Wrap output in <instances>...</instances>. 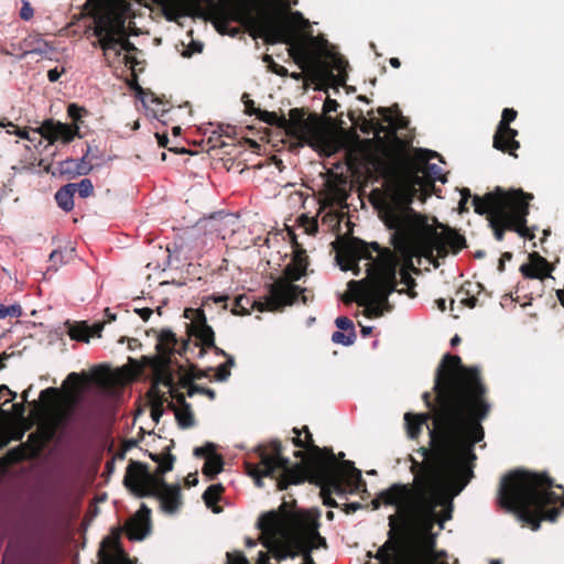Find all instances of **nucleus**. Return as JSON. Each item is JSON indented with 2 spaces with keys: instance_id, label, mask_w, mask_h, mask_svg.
<instances>
[{
  "instance_id": "obj_59",
  "label": "nucleus",
  "mask_w": 564,
  "mask_h": 564,
  "mask_svg": "<svg viewBox=\"0 0 564 564\" xmlns=\"http://www.w3.org/2000/svg\"><path fill=\"white\" fill-rule=\"evenodd\" d=\"M355 338H356L355 332L350 333L349 335H345L344 333L337 330V332H334L332 335V340L335 344H341L344 346L351 345L354 343Z\"/></svg>"
},
{
  "instance_id": "obj_30",
  "label": "nucleus",
  "mask_w": 564,
  "mask_h": 564,
  "mask_svg": "<svg viewBox=\"0 0 564 564\" xmlns=\"http://www.w3.org/2000/svg\"><path fill=\"white\" fill-rule=\"evenodd\" d=\"M430 417H431L430 413H421V414L405 413L404 422H405L408 436L412 440L416 438L422 431V425L425 424Z\"/></svg>"
},
{
  "instance_id": "obj_50",
  "label": "nucleus",
  "mask_w": 564,
  "mask_h": 564,
  "mask_svg": "<svg viewBox=\"0 0 564 564\" xmlns=\"http://www.w3.org/2000/svg\"><path fill=\"white\" fill-rule=\"evenodd\" d=\"M68 117L73 120L72 127L79 126V122H82L83 117L88 115V111L86 108L80 107L76 104H70L67 108Z\"/></svg>"
},
{
  "instance_id": "obj_15",
  "label": "nucleus",
  "mask_w": 564,
  "mask_h": 564,
  "mask_svg": "<svg viewBox=\"0 0 564 564\" xmlns=\"http://www.w3.org/2000/svg\"><path fill=\"white\" fill-rule=\"evenodd\" d=\"M518 112L513 108L503 109L492 142L495 149L514 158L518 156L516 151L520 148V143L516 140L518 130L510 128V123L516 120Z\"/></svg>"
},
{
  "instance_id": "obj_5",
  "label": "nucleus",
  "mask_w": 564,
  "mask_h": 564,
  "mask_svg": "<svg viewBox=\"0 0 564 564\" xmlns=\"http://www.w3.org/2000/svg\"><path fill=\"white\" fill-rule=\"evenodd\" d=\"M532 199L533 194L521 188L497 186L484 196L474 195L473 205L475 213L486 216L496 240L502 241L506 231H514L524 239L533 240L534 228L527 225Z\"/></svg>"
},
{
  "instance_id": "obj_46",
  "label": "nucleus",
  "mask_w": 564,
  "mask_h": 564,
  "mask_svg": "<svg viewBox=\"0 0 564 564\" xmlns=\"http://www.w3.org/2000/svg\"><path fill=\"white\" fill-rule=\"evenodd\" d=\"M182 386L184 388H187V395L189 398H192L195 393L204 394L208 397L210 400H214L216 398V392L213 389L187 381H185Z\"/></svg>"
},
{
  "instance_id": "obj_24",
  "label": "nucleus",
  "mask_w": 564,
  "mask_h": 564,
  "mask_svg": "<svg viewBox=\"0 0 564 564\" xmlns=\"http://www.w3.org/2000/svg\"><path fill=\"white\" fill-rule=\"evenodd\" d=\"M163 15L170 22H176L182 17L192 15L197 8V0H161Z\"/></svg>"
},
{
  "instance_id": "obj_23",
  "label": "nucleus",
  "mask_w": 564,
  "mask_h": 564,
  "mask_svg": "<svg viewBox=\"0 0 564 564\" xmlns=\"http://www.w3.org/2000/svg\"><path fill=\"white\" fill-rule=\"evenodd\" d=\"M271 293L269 292L268 296L264 297V301L252 300L251 297L242 294L235 299L234 305L231 308V313L234 315H248L252 310H257L259 312H275L281 311V308H273L271 305Z\"/></svg>"
},
{
  "instance_id": "obj_4",
  "label": "nucleus",
  "mask_w": 564,
  "mask_h": 564,
  "mask_svg": "<svg viewBox=\"0 0 564 564\" xmlns=\"http://www.w3.org/2000/svg\"><path fill=\"white\" fill-rule=\"evenodd\" d=\"M498 502L536 531L542 521L555 522L562 514L564 486L555 484L547 473L513 470L501 478Z\"/></svg>"
},
{
  "instance_id": "obj_25",
  "label": "nucleus",
  "mask_w": 564,
  "mask_h": 564,
  "mask_svg": "<svg viewBox=\"0 0 564 564\" xmlns=\"http://www.w3.org/2000/svg\"><path fill=\"white\" fill-rule=\"evenodd\" d=\"M377 112L382 117V121L387 122L388 129L384 134L395 138L398 130L406 129L409 124V119L402 116L398 105H393L392 107H379Z\"/></svg>"
},
{
  "instance_id": "obj_62",
  "label": "nucleus",
  "mask_w": 564,
  "mask_h": 564,
  "mask_svg": "<svg viewBox=\"0 0 564 564\" xmlns=\"http://www.w3.org/2000/svg\"><path fill=\"white\" fill-rule=\"evenodd\" d=\"M215 451L216 446L213 443H207L204 446L196 447L194 449V455L207 459V457H210L213 454H216Z\"/></svg>"
},
{
  "instance_id": "obj_7",
  "label": "nucleus",
  "mask_w": 564,
  "mask_h": 564,
  "mask_svg": "<svg viewBox=\"0 0 564 564\" xmlns=\"http://www.w3.org/2000/svg\"><path fill=\"white\" fill-rule=\"evenodd\" d=\"M170 451L171 446H166L165 453H149V457L158 464L154 473L149 470L147 464L131 460L126 468L123 485L138 498H158L162 510L173 514L178 511L183 502L180 485H169L163 477L174 467L175 456Z\"/></svg>"
},
{
  "instance_id": "obj_21",
  "label": "nucleus",
  "mask_w": 564,
  "mask_h": 564,
  "mask_svg": "<svg viewBox=\"0 0 564 564\" xmlns=\"http://www.w3.org/2000/svg\"><path fill=\"white\" fill-rule=\"evenodd\" d=\"M529 263L520 267L521 274L527 279H538L543 281L551 278L554 267L539 252L533 251L529 253Z\"/></svg>"
},
{
  "instance_id": "obj_49",
  "label": "nucleus",
  "mask_w": 564,
  "mask_h": 564,
  "mask_svg": "<svg viewBox=\"0 0 564 564\" xmlns=\"http://www.w3.org/2000/svg\"><path fill=\"white\" fill-rule=\"evenodd\" d=\"M235 365V359L232 356H227V361L218 366V368L215 371V380L217 381H226L231 372L230 367Z\"/></svg>"
},
{
  "instance_id": "obj_22",
  "label": "nucleus",
  "mask_w": 564,
  "mask_h": 564,
  "mask_svg": "<svg viewBox=\"0 0 564 564\" xmlns=\"http://www.w3.org/2000/svg\"><path fill=\"white\" fill-rule=\"evenodd\" d=\"M176 335L170 329H162L158 336L156 350L161 359H171L175 352L184 355L189 347V341H183L180 347Z\"/></svg>"
},
{
  "instance_id": "obj_63",
  "label": "nucleus",
  "mask_w": 564,
  "mask_h": 564,
  "mask_svg": "<svg viewBox=\"0 0 564 564\" xmlns=\"http://www.w3.org/2000/svg\"><path fill=\"white\" fill-rule=\"evenodd\" d=\"M77 165V160L68 159L61 163V173L62 174H68L72 177L76 176L75 170Z\"/></svg>"
},
{
  "instance_id": "obj_29",
  "label": "nucleus",
  "mask_w": 564,
  "mask_h": 564,
  "mask_svg": "<svg viewBox=\"0 0 564 564\" xmlns=\"http://www.w3.org/2000/svg\"><path fill=\"white\" fill-rule=\"evenodd\" d=\"M171 359H159L154 366V378L153 382L156 384H163L169 390L174 387V377L170 369Z\"/></svg>"
},
{
  "instance_id": "obj_53",
  "label": "nucleus",
  "mask_w": 564,
  "mask_h": 564,
  "mask_svg": "<svg viewBox=\"0 0 564 564\" xmlns=\"http://www.w3.org/2000/svg\"><path fill=\"white\" fill-rule=\"evenodd\" d=\"M278 522H279V518H278L276 512L271 511L261 517L260 528L263 531H270V530L275 529V527L278 525Z\"/></svg>"
},
{
  "instance_id": "obj_26",
  "label": "nucleus",
  "mask_w": 564,
  "mask_h": 564,
  "mask_svg": "<svg viewBox=\"0 0 564 564\" xmlns=\"http://www.w3.org/2000/svg\"><path fill=\"white\" fill-rule=\"evenodd\" d=\"M482 285L478 282L466 281L458 289L456 295L459 297V302L468 307L475 308L479 303V295L481 293Z\"/></svg>"
},
{
  "instance_id": "obj_52",
  "label": "nucleus",
  "mask_w": 564,
  "mask_h": 564,
  "mask_svg": "<svg viewBox=\"0 0 564 564\" xmlns=\"http://www.w3.org/2000/svg\"><path fill=\"white\" fill-rule=\"evenodd\" d=\"M147 397L149 399L150 405L156 403V401H161L162 404H165L167 398L164 392H162L159 388V384L152 382L149 391L147 392Z\"/></svg>"
},
{
  "instance_id": "obj_12",
  "label": "nucleus",
  "mask_w": 564,
  "mask_h": 564,
  "mask_svg": "<svg viewBox=\"0 0 564 564\" xmlns=\"http://www.w3.org/2000/svg\"><path fill=\"white\" fill-rule=\"evenodd\" d=\"M306 274V271L302 268L288 264L283 270V276L275 280L269 285V292L271 293V305L273 308H283L292 305L301 296L302 302L306 303L307 299L304 295L305 289L294 284L302 276Z\"/></svg>"
},
{
  "instance_id": "obj_34",
  "label": "nucleus",
  "mask_w": 564,
  "mask_h": 564,
  "mask_svg": "<svg viewBox=\"0 0 564 564\" xmlns=\"http://www.w3.org/2000/svg\"><path fill=\"white\" fill-rule=\"evenodd\" d=\"M76 192V184L68 183L62 186L55 194L57 205L65 212H70L74 208V194Z\"/></svg>"
},
{
  "instance_id": "obj_20",
  "label": "nucleus",
  "mask_w": 564,
  "mask_h": 564,
  "mask_svg": "<svg viewBox=\"0 0 564 564\" xmlns=\"http://www.w3.org/2000/svg\"><path fill=\"white\" fill-rule=\"evenodd\" d=\"M301 434L304 433L305 435L308 434V445L311 446V457H310V465L311 467H315V469L319 473V475L325 476L327 474V469L329 468V462L337 459V456L329 447H319L314 444V440L312 436V433L310 432L308 427L304 425L302 429H300Z\"/></svg>"
},
{
  "instance_id": "obj_51",
  "label": "nucleus",
  "mask_w": 564,
  "mask_h": 564,
  "mask_svg": "<svg viewBox=\"0 0 564 564\" xmlns=\"http://www.w3.org/2000/svg\"><path fill=\"white\" fill-rule=\"evenodd\" d=\"M134 91H135V96L141 99V101L145 105L147 104V100H150L151 102H154V104H162L161 99L155 96L154 93H152L151 90L149 89H144L142 88L140 85L135 84V86L133 87Z\"/></svg>"
},
{
  "instance_id": "obj_9",
  "label": "nucleus",
  "mask_w": 564,
  "mask_h": 564,
  "mask_svg": "<svg viewBox=\"0 0 564 564\" xmlns=\"http://www.w3.org/2000/svg\"><path fill=\"white\" fill-rule=\"evenodd\" d=\"M437 446V444L435 445ZM436 447H434L435 449ZM476 458L466 457L459 465L452 466L441 460L434 453V462L420 463L410 456V471L414 475L415 511H421L430 519L436 516V508L441 503L440 480L442 471L462 474L466 465Z\"/></svg>"
},
{
  "instance_id": "obj_40",
  "label": "nucleus",
  "mask_w": 564,
  "mask_h": 564,
  "mask_svg": "<svg viewBox=\"0 0 564 564\" xmlns=\"http://www.w3.org/2000/svg\"><path fill=\"white\" fill-rule=\"evenodd\" d=\"M68 335L77 341H88L91 337V328L86 322L72 324L68 328Z\"/></svg>"
},
{
  "instance_id": "obj_55",
  "label": "nucleus",
  "mask_w": 564,
  "mask_h": 564,
  "mask_svg": "<svg viewBox=\"0 0 564 564\" xmlns=\"http://www.w3.org/2000/svg\"><path fill=\"white\" fill-rule=\"evenodd\" d=\"M292 432L295 434V436L292 438V443L294 444V446L306 451L307 454H305V458L311 457V446L308 445V434H306L304 440H302L300 429L293 427Z\"/></svg>"
},
{
  "instance_id": "obj_32",
  "label": "nucleus",
  "mask_w": 564,
  "mask_h": 564,
  "mask_svg": "<svg viewBox=\"0 0 564 564\" xmlns=\"http://www.w3.org/2000/svg\"><path fill=\"white\" fill-rule=\"evenodd\" d=\"M150 522L141 518H132L126 523L127 536L129 540L141 541L149 532Z\"/></svg>"
},
{
  "instance_id": "obj_31",
  "label": "nucleus",
  "mask_w": 564,
  "mask_h": 564,
  "mask_svg": "<svg viewBox=\"0 0 564 564\" xmlns=\"http://www.w3.org/2000/svg\"><path fill=\"white\" fill-rule=\"evenodd\" d=\"M429 180L423 178V186H421L424 192V196H430L435 188L434 181L438 180L443 183L446 182V178L442 176V169L437 164L426 163L425 169L422 171Z\"/></svg>"
},
{
  "instance_id": "obj_39",
  "label": "nucleus",
  "mask_w": 564,
  "mask_h": 564,
  "mask_svg": "<svg viewBox=\"0 0 564 564\" xmlns=\"http://www.w3.org/2000/svg\"><path fill=\"white\" fill-rule=\"evenodd\" d=\"M26 445V451L30 453L31 458H37L42 451L46 447L45 443L41 438V434L36 431L29 434L28 441L22 443Z\"/></svg>"
},
{
  "instance_id": "obj_28",
  "label": "nucleus",
  "mask_w": 564,
  "mask_h": 564,
  "mask_svg": "<svg viewBox=\"0 0 564 564\" xmlns=\"http://www.w3.org/2000/svg\"><path fill=\"white\" fill-rule=\"evenodd\" d=\"M440 499H441V503L438 506H443L444 509L442 510L441 513L436 512V516L433 520L430 519L427 516H425L423 512L415 511L423 519L426 530H431L435 522L440 523V527L442 529L443 523L445 521L452 519V512H453L452 502L448 501L446 498H444L441 492H440Z\"/></svg>"
},
{
  "instance_id": "obj_11",
  "label": "nucleus",
  "mask_w": 564,
  "mask_h": 564,
  "mask_svg": "<svg viewBox=\"0 0 564 564\" xmlns=\"http://www.w3.org/2000/svg\"><path fill=\"white\" fill-rule=\"evenodd\" d=\"M325 476L312 467L313 481L321 487V497L323 503L329 508H340L339 503L332 497V494L346 495L356 494L366 490V481L362 479L361 471L355 467L351 460L334 459L329 462V468H326Z\"/></svg>"
},
{
  "instance_id": "obj_54",
  "label": "nucleus",
  "mask_w": 564,
  "mask_h": 564,
  "mask_svg": "<svg viewBox=\"0 0 564 564\" xmlns=\"http://www.w3.org/2000/svg\"><path fill=\"white\" fill-rule=\"evenodd\" d=\"M116 40L118 41V46H117V50H112L115 52L116 56H120L121 51H126L128 53L137 51L135 45L129 41L126 33H124V35L117 36Z\"/></svg>"
},
{
  "instance_id": "obj_64",
  "label": "nucleus",
  "mask_w": 564,
  "mask_h": 564,
  "mask_svg": "<svg viewBox=\"0 0 564 564\" xmlns=\"http://www.w3.org/2000/svg\"><path fill=\"white\" fill-rule=\"evenodd\" d=\"M34 10L28 0H22V8L20 10V18L24 21H29L33 18Z\"/></svg>"
},
{
  "instance_id": "obj_16",
  "label": "nucleus",
  "mask_w": 564,
  "mask_h": 564,
  "mask_svg": "<svg viewBox=\"0 0 564 564\" xmlns=\"http://www.w3.org/2000/svg\"><path fill=\"white\" fill-rule=\"evenodd\" d=\"M425 236L431 241V249H423L416 257L432 256L434 249H436L440 257H445L448 253V249H451L453 253H458L460 250L467 247L465 237L454 229L446 230L442 238H433L426 234Z\"/></svg>"
},
{
  "instance_id": "obj_41",
  "label": "nucleus",
  "mask_w": 564,
  "mask_h": 564,
  "mask_svg": "<svg viewBox=\"0 0 564 564\" xmlns=\"http://www.w3.org/2000/svg\"><path fill=\"white\" fill-rule=\"evenodd\" d=\"M175 419L181 429H189L194 426L195 419L191 409V404L181 406L175 413Z\"/></svg>"
},
{
  "instance_id": "obj_18",
  "label": "nucleus",
  "mask_w": 564,
  "mask_h": 564,
  "mask_svg": "<svg viewBox=\"0 0 564 564\" xmlns=\"http://www.w3.org/2000/svg\"><path fill=\"white\" fill-rule=\"evenodd\" d=\"M98 557L100 564H132L120 544L119 533L104 539L98 551Z\"/></svg>"
},
{
  "instance_id": "obj_58",
  "label": "nucleus",
  "mask_w": 564,
  "mask_h": 564,
  "mask_svg": "<svg viewBox=\"0 0 564 564\" xmlns=\"http://www.w3.org/2000/svg\"><path fill=\"white\" fill-rule=\"evenodd\" d=\"M76 191H78L80 197L86 198L94 194V185L89 178H83L76 184Z\"/></svg>"
},
{
  "instance_id": "obj_13",
  "label": "nucleus",
  "mask_w": 564,
  "mask_h": 564,
  "mask_svg": "<svg viewBox=\"0 0 564 564\" xmlns=\"http://www.w3.org/2000/svg\"><path fill=\"white\" fill-rule=\"evenodd\" d=\"M124 18L113 10H107L99 14L95 20L94 34L98 37V43L106 53L108 50H117L119 35H124Z\"/></svg>"
},
{
  "instance_id": "obj_47",
  "label": "nucleus",
  "mask_w": 564,
  "mask_h": 564,
  "mask_svg": "<svg viewBox=\"0 0 564 564\" xmlns=\"http://www.w3.org/2000/svg\"><path fill=\"white\" fill-rule=\"evenodd\" d=\"M57 430V425H55L53 422H50L40 425L36 432L41 434L42 441L47 446L56 436Z\"/></svg>"
},
{
  "instance_id": "obj_43",
  "label": "nucleus",
  "mask_w": 564,
  "mask_h": 564,
  "mask_svg": "<svg viewBox=\"0 0 564 564\" xmlns=\"http://www.w3.org/2000/svg\"><path fill=\"white\" fill-rule=\"evenodd\" d=\"M95 159V155L91 154V148L88 145L87 151L80 160H77V165L75 170L76 176L78 175H87L94 167L91 161Z\"/></svg>"
},
{
  "instance_id": "obj_19",
  "label": "nucleus",
  "mask_w": 564,
  "mask_h": 564,
  "mask_svg": "<svg viewBox=\"0 0 564 564\" xmlns=\"http://www.w3.org/2000/svg\"><path fill=\"white\" fill-rule=\"evenodd\" d=\"M286 134L299 140L307 141L312 133V124L305 118L303 109L293 108L289 112V118H285V122L282 126Z\"/></svg>"
},
{
  "instance_id": "obj_61",
  "label": "nucleus",
  "mask_w": 564,
  "mask_h": 564,
  "mask_svg": "<svg viewBox=\"0 0 564 564\" xmlns=\"http://www.w3.org/2000/svg\"><path fill=\"white\" fill-rule=\"evenodd\" d=\"M373 165L384 176L392 174L393 167L382 158H373Z\"/></svg>"
},
{
  "instance_id": "obj_45",
  "label": "nucleus",
  "mask_w": 564,
  "mask_h": 564,
  "mask_svg": "<svg viewBox=\"0 0 564 564\" xmlns=\"http://www.w3.org/2000/svg\"><path fill=\"white\" fill-rule=\"evenodd\" d=\"M6 456L10 463H20L25 459H32L30 453L26 451V445L23 444L9 449Z\"/></svg>"
},
{
  "instance_id": "obj_6",
  "label": "nucleus",
  "mask_w": 564,
  "mask_h": 564,
  "mask_svg": "<svg viewBox=\"0 0 564 564\" xmlns=\"http://www.w3.org/2000/svg\"><path fill=\"white\" fill-rule=\"evenodd\" d=\"M417 186H423V177L415 175L412 183H400L390 189V202L383 210V220L388 228L394 229L391 241L393 247L411 262L423 249H431L430 239L412 224L417 217L411 208Z\"/></svg>"
},
{
  "instance_id": "obj_36",
  "label": "nucleus",
  "mask_w": 564,
  "mask_h": 564,
  "mask_svg": "<svg viewBox=\"0 0 564 564\" xmlns=\"http://www.w3.org/2000/svg\"><path fill=\"white\" fill-rule=\"evenodd\" d=\"M225 488L221 484H214L207 487L203 494V500L208 508H212L214 512H219L220 508L215 507L220 500Z\"/></svg>"
},
{
  "instance_id": "obj_8",
  "label": "nucleus",
  "mask_w": 564,
  "mask_h": 564,
  "mask_svg": "<svg viewBox=\"0 0 564 564\" xmlns=\"http://www.w3.org/2000/svg\"><path fill=\"white\" fill-rule=\"evenodd\" d=\"M268 447L270 452L264 447H259V464L245 463L247 474L254 479L258 487L263 486V477L276 479L279 490H286L289 486L301 485L305 480L314 484L310 457L305 458V452H294V456L301 458L302 462L291 465L290 459L283 456V446L280 441H272Z\"/></svg>"
},
{
  "instance_id": "obj_27",
  "label": "nucleus",
  "mask_w": 564,
  "mask_h": 564,
  "mask_svg": "<svg viewBox=\"0 0 564 564\" xmlns=\"http://www.w3.org/2000/svg\"><path fill=\"white\" fill-rule=\"evenodd\" d=\"M61 398V391L57 388H46L40 393V401L33 400L29 402V405L35 410H53Z\"/></svg>"
},
{
  "instance_id": "obj_42",
  "label": "nucleus",
  "mask_w": 564,
  "mask_h": 564,
  "mask_svg": "<svg viewBox=\"0 0 564 564\" xmlns=\"http://www.w3.org/2000/svg\"><path fill=\"white\" fill-rule=\"evenodd\" d=\"M348 288H349V292L345 293L341 296V301L346 304L351 303L352 301H356L359 306L366 305V300H365V295H364L365 285L359 284V285H356L352 288H350L348 285Z\"/></svg>"
},
{
  "instance_id": "obj_3",
  "label": "nucleus",
  "mask_w": 564,
  "mask_h": 564,
  "mask_svg": "<svg viewBox=\"0 0 564 564\" xmlns=\"http://www.w3.org/2000/svg\"><path fill=\"white\" fill-rule=\"evenodd\" d=\"M336 260L343 271L359 273L358 262L370 260L367 276L360 281L351 280L349 286L364 284L366 300L365 315L368 318L380 317L383 311H390L389 296L397 291L399 259L390 248H381L377 242L367 243L360 238L349 237L340 241Z\"/></svg>"
},
{
  "instance_id": "obj_35",
  "label": "nucleus",
  "mask_w": 564,
  "mask_h": 564,
  "mask_svg": "<svg viewBox=\"0 0 564 564\" xmlns=\"http://www.w3.org/2000/svg\"><path fill=\"white\" fill-rule=\"evenodd\" d=\"M368 116L369 118L364 116L360 117V130L366 134L373 132L376 137L384 133L388 127H384V124H382L377 118L373 117V110L369 111Z\"/></svg>"
},
{
  "instance_id": "obj_37",
  "label": "nucleus",
  "mask_w": 564,
  "mask_h": 564,
  "mask_svg": "<svg viewBox=\"0 0 564 564\" xmlns=\"http://www.w3.org/2000/svg\"><path fill=\"white\" fill-rule=\"evenodd\" d=\"M248 115H256L260 121L280 129H282V126L285 122V116L279 115L274 111L254 109L253 111L249 110Z\"/></svg>"
},
{
  "instance_id": "obj_33",
  "label": "nucleus",
  "mask_w": 564,
  "mask_h": 564,
  "mask_svg": "<svg viewBox=\"0 0 564 564\" xmlns=\"http://www.w3.org/2000/svg\"><path fill=\"white\" fill-rule=\"evenodd\" d=\"M392 251L395 253L397 257H399L398 256V253H399L400 257L405 262V267L400 269V276H401V279H400V281H398V284L399 283L404 284L406 286V291L403 290V289H401V290L397 289V292H399V293H404L405 292L410 297H415L416 293L414 291V286L416 285V283H415V280L411 276V274L408 271V267L409 268H413V263L412 262L410 263V261H408L395 248ZM398 259L400 260V258H398Z\"/></svg>"
},
{
  "instance_id": "obj_14",
  "label": "nucleus",
  "mask_w": 564,
  "mask_h": 564,
  "mask_svg": "<svg viewBox=\"0 0 564 564\" xmlns=\"http://www.w3.org/2000/svg\"><path fill=\"white\" fill-rule=\"evenodd\" d=\"M184 317L189 319L187 325L189 336L196 338V347H199L198 357H203L207 347H215V333L207 324V318L204 310L202 308H185Z\"/></svg>"
},
{
  "instance_id": "obj_10",
  "label": "nucleus",
  "mask_w": 564,
  "mask_h": 564,
  "mask_svg": "<svg viewBox=\"0 0 564 564\" xmlns=\"http://www.w3.org/2000/svg\"><path fill=\"white\" fill-rule=\"evenodd\" d=\"M411 498H413L411 507L415 510V492L413 487L404 484H393L389 488L380 491L376 498L372 499L371 505L373 510L379 509L381 505L395 506L401 510L400 513L391 514L388 519L390 527L388 532L389 540L378 551L379 555H381L386 550L393 552L397 551L398 546L404 539L409 528L406 511L410 508Z\"/></svg>"
},
{
  "instance_id": "obj_2",
  "label": "nucleus",
  "mask_w": 564,
  "mask_h": 564,
  "mask_svg": "<svg viewBox=\"0 0 564 564\" xmlns=\"http://www.w3.org/2000/svg\"><path fill=\"white\" fill-rule=\"evenodd\" d=\"M218 32L236 35L239 29L229 30L237 22L250 34L263 36L268 43L290 45L289 55L302 70H312L325 76L335 86H344L348 79V62L337 52L328 50L329 43L323 36L296 35L289 21L278 23L271 14L260 10L257 14L249 0H230L217 10Z\"/></svg>"
},
{
  "instance_id": "obj_44",
  "label": "nucleus",
  "mask_w": 564,
  "mask_h": 564,
  "mask_svg": "<svg viewBox=\"0 0 564 564\" xmlns=\"http://www.w3.org/2000/svg\"><path fill=\"white\" fill-rule=\"evenodd\" d=\"M0 128L7 129V133L9 134H15L21 139L31 140L26 128L21 129L6 117L0 118Z\"/></svg>"
},
{
  "instance_id": "obj_48",
  "label": "nucleus",
  "mask_w": 564,
  "mask_h": 564,
  "mask_svg": "<svg viewBox=\"0 0 564 564\" xmlns=\"http://www.w3.org/2000/svg\"><path fill=\"white\" fill-rule=\"evenodd\" d=\"M212 371H214V368H212V367H209L207 369H199L193 365V366H191L188 375L186 377L182 378L181 383L183 384L185 381L193 382V380L210 378Z\"/></svg>"
},
{
  "instance_id": "obj_56",
  "label": "nucleus",
  "mask_w": 564,
  "mask_h": 564,
  "mask_svg": "<svg viewBox=\"0 0 564 564\" xmlns=\"http://www.w3.org/2000/svg\"><path fill=\"white\" fill-rule=\"evenodd\" d=\"M20 317L22 316V307L20 304H12L9 306L0 303V319H4L6 317Z\"/></svg>"
},
{
  "instance_id": "obj_57",
  "label": "nucleus",
  "mask_w": 564,
  "mask_h": 564,
  "mask_svg": "<svg viewBox=\"0 0 564 564\" xmlns=\"http://www.w3.org/2000/svg\"><path fill=\"white\" fill-rule=\"evenodd\" d=\"M290 264L297 267V268H302L303 270L306 271L307 267H308V258L306 256L305 250H303V249L296 250L293 254V258H292V261L290 262Z\"/></svg>"
},
{
  "instance_id": "obj_1",
  "label": "nucleus",
  "mask_w": 564,
  "mask_h": 564,
  "mask_svg": "<svg viewBox=\"0 0 564 564\" xmlns=\"http://www.w3.org/2000/svg\"><path fill=\"white\" fill-rule=\"evenodd\" d=\"M433 390L434 402L427 391L422 399L433 412L430 436L433 442L437 437L436 456L452 466L466 457L476 458L474 447L485 437L481 422L491 411L479 368L463 365L457 355L445 354L436 368Z\"/></svg>"
},
{
  "instance_id": "obj_60",
  "label": "nucleus",
  "mask_w": 564,
  "mask_h": 564,
  "mask_svg": "<svg viewBox=\"0 0 564 564\" xmlns=\"http://www.w3.org/2000/svg\"><path fill=\"white\" fill-rule=\"evenodd\" d=\"M72 413H73L72 406L66 410L59 411L58 413H56V415L54 416V420L52 422L55 425H57V427L64 426L70 420Z\"/></svg>"
},
{
  "instance_id": "obj_17",
  "label": "nucleus",
  "mask_w": 564,
  "mask_h": 564,
  "mask_svg": "<svg viewBox=\"0 0 564 564\" xmlns=\"http://www.w3.org/2000/svg\"><path fill=\"white\" fill-rule=\"evenodd\" d=\"M34 132L41 134L44 139H46L51 144L56 141H62L64 143H69L75 139V137H82L79 133V126L72 127L67 123H62L59 121H54L52 119L43 121V123L34 129Z\"/></svg>"
},
{
  "instance_id": "obj_38",
  "label": "nucleus",
  "mask_w": 564,
  "mask_h": 564,
  "mask_svg": "<svg viewBox=\"0 0 564 564\" xmlns=\"http://www.w3.org/2000/svg\"><path fill=\"white\" fill-rule=\"evenodd\" d=\"M224 470V459L219 454H213L207 457L203 466V474L209 479H214L218 474Z\"/></svg>"
}]
</instances>
